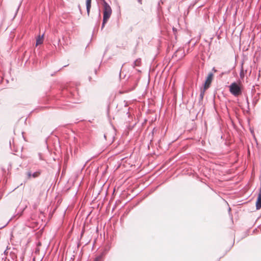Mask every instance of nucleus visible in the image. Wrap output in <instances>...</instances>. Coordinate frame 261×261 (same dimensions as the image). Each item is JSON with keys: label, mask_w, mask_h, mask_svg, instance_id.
Here are the masks:
<instances>
[{"label": "nucleus", "mask_w": 261, "mask_h": 261, "mask_svg": "<svg viewBox=\"0 0 261 261\" xmlns=\"http://www.w3.org/2000/svg\"><path fill=\"white\" fill-rule=\"evenodd\" d=\"M99 1L101 2V4L102 5L103 8V19L101 27V30H102L111 17L112 10L109 4L105 0Z\"/></svg>", "instance_id": "obj_1"}, {"label": "nucleus", "mask_w": 261, "mask_h": 261, "mask_svg": "<svg viewBox=\"0 0 261 261\" xmlns=\"http://www.w3.org/2000/svg\"><path fill=\"white\" fill-rule=\"evenodd\" d=\"M139 80V78L138 76L129 77L126 84L127 91L129 92L134 90L137 86Z\"/></svg>", "instance_id": "obj_2"}, {"label": "nucleus", "mask_w": 261, "mask_h": 261, "mask_svg": "<svg viewBox=\"0 0 261 261\" xmlns=\"http://www.w3.org/2000/svg\"><path fill=\"white\" fill-rule=\"evenodd\" d=\"M230 92L234 96H238L242 93L241 85L237 82L232 83L229 86Z\"/></svg>", "instance_id": "obj_3"}, {"label": "nucleus", "mask_w": 261, "mask_h": 261, "mask_svg": "<svg viewBox=\"0 0 261 261\" xmlns=\"http://www.w3.org/2000/svg\"><path fill=\"white\" fill-rule=\"evenodd\" d=\"M213 76L214 74L213 72H211L208 73V75L205 79V81L203 85V88H204L205 89H207L210 87L213 81Z\"/></svg>", "instance_id": "obj_4"}, {"label": "nucleus", "mask_w": 261, "mask_h": 261, "mask_svg": "<svg viewBox=\"0 0 261 261\" xmlns=\"http://www.w3.org/2000/svg\"><path fill=\"white\" fill-rule=\"evenodd\" d=\"M185 56V50L184 49H178L172 56V58H176L177 60L181 59Z\"/></svg>", "instance_id": "obj_5"}, {"label": "nucleus", "mask_w": 261, "mask_h": 261, "mask_svg": "<svg viewBox=\"0 0 261 261\" xmlns=\"http://www.w3.org/2000/svg\"><path fill=\"white\" fill-rule=\"evenodd\" d=\"M67 91H69V94L68 96L71 97L74 99L78 100L79 98V91L76 88H74L73 89H67Z\"/></svg>", "instance_id": "obj_6"}, {"label": "nucleus", "mask_w": 261, "mask_h": 261, "mask_svg": "<svg viewBox=\"0 0 261 261\" xmlns=\"http://www.w3.org/2000/svg\"><path fill=\"white\" fill-rule=\"evenodd\" d=\"M255 205L257 210L261 208V187L259 189V193L256 199Z\"/></svg>", "instance_id": "obj_7"}, {"label": "nucleus", "mask_w": 261, "mask_h": 261, "mask_svg": "<svg viewBox=\"0 0 261 261\" xmlns=\"http://www.w3.org/2000/svg\"><path fill=\"white\" fill-rule=\"evenodd\" d=\"M91 1L92 0H86V10L88 16H89L90 14V9L91 7Z\"/></svg>", "instance_id": "obj_8"}, {"label": "nucleus", "mask_w": 261, "mask_h": 261, "mask_svg": "<svg viewBox=\"0 0 261 261\" xmlns=\"http://www.w3.org/2000/svg\"><path fill=\"white\" fill-rule=\"evenodd\" d=\"M44 37V34H43L42 35H39L38 36V38L36 39V46H38L40 44H41L43 43V40Z\"/></svg>", "instance_id": "obj_9"}, {"label": "nucleus", "mask_w": 261, "mask_h": 261, "mask_svg": "<svg viewBox=\"0 0 261 261\" xmlns=\"http://www.w3.org/2000/svg\"><path fill=\"white\" fill-rule=\"evenodd\" d=\"M247 72V70H244L243 69V63H242L241 64V69L240 72V76L241 79H243L245 73Z\"/></svg>", "instance_id": "obj_10"}, {"label": "nucleus", "mask_w": 261, "mask_h": 261, "mask_svg": "<svg viewBox=\"0 0 261 261\" xmlns=\"http://www.w3.org/2000/svg\"><path fill=\"white\" fill-rule=\"evenodd\" d=\"M27 174L29 177L32 176L34 178H36L40 174V172L36 171L33 173H32L31 172H28Z\"/></svg>", "instance_id": "obj_11"}, {"label": "nucleus", "mask_w": 261, "mask_h": 261, "mask_svg": "<svg viewBox=\"0 0 261 261\" xmlns=\"http://www.w3.org/2000/svg\"><path fill=\"white\" fill-rule=\"evenodd\" d=\"M141 64V59L140 58H138L136 59L133 63V67L135 68L137 66H140Z\"/></svg>", "instance_id": "obj_12"}, {"label": "nucleus", "mask_w": 261, "mask_h": 261, "mask_svg": "<svg viewBox=\"0 0 261 261\" xmlns=\"http://www.w3.org/2000/svg\"><path fill=\"white\" fill-rule=\"evenodd\" d=\"M206 90V89H205L204 88H203V89H201L199 97V102H200V101L203 100V96H204V92H205Z\"/></svg>", "instance_id": "obj_13"}, {"label": "nucleus", "mask_w": 261, "mask_h": 261, "mask_svg": "<svg viewBox=\"0 0 261 261\" xmlns=\"http://www.w3.org/2000/svg\"><path fill=\"white\" fill-rule=\"evenodd\" d=\"M103 255V254L102 253L100 255H98L97 256L93 261H102V256Z\"/></svg>", "instance_id": "obj_14"}, {"label": "nucleus", "mask_w": 261, "mask_h": 261, "mask_svg": "<svg viewBox=\"0 0 261 261\" xmlns=\"http://www.w3.org/2000/svg\"><path fill=\"white\" fill-rule=\"evenodd\" d=\"M164 3V2H163L162 0H160L159 2H158V10L159 11H160L161 10V4H163Z\"/></svg>", "instance_id": "obj_15"}, {"label": "nucleus", "mask_w": 261, "mask_h": 261, "mask_svg": "<svg viewBox=\"0 0 261 261\" xmlns=\"http://www.w3.org/2000/svg\"><path fill=\"white\" fill-rule=\"evenodd\" d=\"M101 18V13H100V9H98V19H100Z\"/></svg>", "instance_id": "obj_16"}, {"label": "nucleus", "mask_w": 261, "mask_h": 261, "mask_svg": "<svg viewBox=\"0 0 261 261\" xmlns=\"http://www.w3.org/2000/svg\"><path fill=\"white\" fill-rule=\"evenodd\" d=\"M38 156H39L40 160H43L42 156V154L41 153H38Z\"/></svg>", "instance_id": "obj_17"}, {"label": "nucleus", "mask_w": 261, "mask_h": 261, "mask_svg": "<svg viewBox=\"0 0 261 261\" xmlns=\"http://www.w3.org/2000/svg\"><path fill=\"white\" fill-rule=\"evenodd\" d=\"M212 71H213L214 72H217V70L215 67H213L212 69Z\"/></svg>", "instance_id": "obj_18"}, {"label": "nucleus", "mask_w": 261, "mask_h": 261, "mask_svg": "<svg viewBox=\"0 0 261 261\" xmlns=\"http://www.w3.org/2000/svg\"><path fill=\"white\" fill-rule=\"evenodd\" d=\"M21 2H22V1H21V2H20V3H19V6H18V8H17V12L18 11V9H19V7H20V5H21Z\"/></svg>", "instance_id": "obj_19"}, {"label": "nucleus", "mask_w": 261, "mask_h": 261, "mask_svg": "<svg viewBox=\"0 0 261 261\" xmlns=\"http://www.w3.org/2000/svg\"><path fill=\"white\" fill-rule=\"evenodd\" d=\"M246 101H247L248 106H249V103L248 98L247 97H246Z\"/></svg>", "instance_id": "obj_20"}, {"label": "nucleus", "mask_w": 261, "mask_h": 261, "mask_svg": "<svg viewBox=\"0 0 261 261\" xmlns=\"http://www.w3.org/2000/svg\"><path fill=\"white\" fill-rule=\"evenodd\" d=\"M78 7H79V10H80V12L81 13V12H82V11H81V9L80 6V5H79Z\"/></svg>", "instance_id": "obj_21"}, {"label": "nucleus", "mask_w": 261, "mask_h": 261, "mask_svg": "<svg viewBox=\"0 0 261 261\" xmlns=\"http://www.w3.org/2000/svg\"><path fill=\"white\" fill-rule=\"evenodd\" d=\"M91 80H92V77H91V76H89V81L90 82H91Z\"/></svg>", "instance_id": "obj_22"}, {"label": "nucleus", "mask_w": 261, "mask_h": 261, "mask_svg": "<svg viewBox=\"0 0 261 261\" xmlns=\"http://www.w3.org/2000/svg\"><path fill=\"white\" fill-rule=\"evenodd\" d=\"M138 2L140 4H142V0H138Z\"/></svg>", "instance_id": "obj_23"}, {"label": "nucleus", "mask_w": 261, "mask_h": 261, "mask_svg": "<svg viewBox=\"0 0 261 261\" xmlns=\"http://www.w3.org/2000/svg\"><path fill=\"white\" fill-rule=\"evenodd\" d=\"M173 29V32H175V31H176V29L175 28H173V29Z\"/></svg>", "instance_id": "obj_24"}, {"label": "nucleus", "mask_w": 261, "mask_h": 261, "mask_svg": "<svg viewBox=\"0 0 261 261\" xmlns=\"http://www.w3.org/2000/svg\"><path fill=\"white\" fill-rule=\"evenodd\" d=\"M97 69H95L94 70V72H95V73L96 74H97Z\"/></svg>", "instance_id": "obj_25"}, {"label": "nucleus", "mask_w": 261, "mask_h": 261, "mask_svg": "<svg viewBox=\"0 0 261 261\" xmlns=\"http://www.w3.org/2000/svg\"><path fill=\"white\" fill-rule=\"evenodd\" d=\"M228 211H229V212H230V211H231V208H230V207H229V208H228Z\"/></svg>", "instance_id": "obj_26"}, {"label": "nucleus", "mask_w": 261, "mask_h": 261, "mask_svg": "<svg viewBox=\"0 0 261 261\" xmlns=\"http://www.w3.org/2000/svg\"><path fill=\"white\" fill-rule=\"evenodd\" d=\"M73 102H74V103H78L79 102L77 101H74Z\"/></svg>", "instance_id": "obj_27"}, {"label": "nucleus", "mask_w": 261, "mask_h": 261, "mask_svg": "<svg viewBox=\"0 0 261 261\" xmlns=\"http://www.w3.org/2000/svg\"><path fill=\"white\" fill-rule=\"evenodd\" d=\"M119 75H120V77H121V72H120V73H119Z\"/></svg>", "instance_id": "obj_28"}, {"label": "nucleus", "mask_w": 261, "mask_h": 261, "mask_svg": "<svg viewBox=\"0 0 261 261\" xmlns=\"http://www.w3.org/2000/svg\"><path fill=\"white\" fill-rule=\"evenodd\" d=\"M124 64H123V65H122L121 68H122V67L123 66V65H124Z\"/></svg>", "instance_id": "obj_29"}, {"label": "nucleus", "mask_w": 261, "mask_h": 261, "mask_svg": "<svg viewBox=\"0 0 261 261\" xmlns=\"http://www.w3.org/2000/svg\"><path fill=\"white\" fill-rule=\"evenodd\" d=\"M242 1H243V0H242Z\"/></svg>", "instance_id": "obj_30"}]
</instances>
